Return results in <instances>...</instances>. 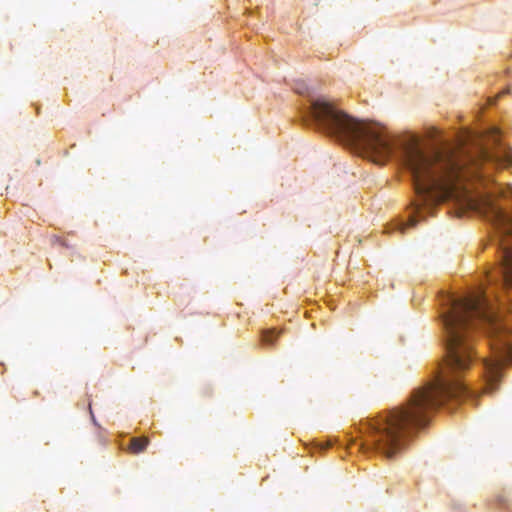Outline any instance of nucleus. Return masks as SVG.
Masks as SVG:
<instances>
[{"label": "nucleus", "mask_w": 512, "mask_h": 512, "mask_svg": "<svg viewBox=\"0 0 512 512\" xmlns=\"http://www.w3.org/2000/svg\"><path fill=\"white\" fill-rule=\"evenodd\" d=\"M502 365V360L500 359H489L485 360L486 366V376L489 386H493L498 379L500 378V367Z\"/></svg>", "instance_id": "nucleus-5"}, {"label": "nucleus", "mask_w": 512, "mask_h": 512, "mask_svg": "<svg viewBox=\"0 0 512 512\" xmlns=\"http://www.w3.org/2000/svg\"><path fill=\"white\" fill-rule=\"evenodd\" d=\"M502 220H503V221L505 220V216H504V215H500V216H499V220H498V221H499V222H501Z\"/></svg>", "instance_id": "nucleus-10"}, {"label": "nucleus", "mask_w": 512, "mask_h": 512, "mask_svg": "<svg viewBox=\"0 0 512 512\" xmlns=\"http://www.w3.org/2000/svg\"><path fill=\"white\" fill-rule=\"evenodd\" d=\"M407 165L414 175L418 192L428 193L439 201L450 198L463 200L468 208L479 209L473 198L458 190V172L454 161L428 157L418 147L413 146L407 151Z\"/></svg>", "instance_id": "nucleus-2"}, {"label": "nucleus", "mask_w": 512, "mask_h": 512, "mask_svg": "<svg viewBox=\"0 0 512 512\" xmlns=\"http://www.w3.org/2000/svg\"><path fill=\"white\" fill-rule=\"evenodd\" d=\"M511 357H512V352H511Z\"/></svg>", "instance_id": "nucleus-11"}, {"label": "nucleus", "mask_w": 512, "mask_h": 512, "mask_svg": "<svg viewBox=\"0 0 512 512\" xmlns=\"http://www.w3.org/2000/svg\"><path fill=\"white\" fill-rule=\"evenodd\" d=\"M148 439L146 437L142 438H133L131 440L129 450L132 453H139L141 452L147 445H148Z\"/></svg>", "instance_id": "nucleus-7"}, {"label": "nucleus", "mask_w": 512, "mask_h": 512, "mask_svg": "<svg viewBox=\"0 0 512 512\" xmlns=\"http://www.w3.org/2000/svg\"><path fill=\"white\" fill-rule=\"evenodd\" d=\"M275 333H276V330H274V329L266 331L264 333V340L267 342L272 341V335H274Z\"/></svg>", "instance_id": "nucleus-9"}, {"label": "nucleus", "mask_w": 512, "mask_h": 512, "mask_svg": "<svg viewBox=\"0 0 512 512\" xmlns=\"http://www.w3.org/2000/svg\"><path fill=\"white\" fill-rule=\"evenodd\" d=\"M503 154V161L501 162V165L503 167H508L512 164V153L510 151H504Z\"/></svg>", "instance_id": "nucleus-8"}, {"label": "nucleus", "mask_w": 512, "mask_h": 512, "mask_svg": "<svg viewBox=\"0 0 512 512\" xmlns=\"http://www.w3.org/2000/svg\"><path fill=\"white\" fill-rule=\"evenodd\" d=\"M505 281L512 286V250L505 253Z\"/></svg>", "instance_id": "nucleus-6"}, {"label": "nucleus", "mask_w": 512, "mask_h": 512, "mask_svg": "<svg viewBox=\"0 0 512 512\" xmlns=\"http://www.w3.org/2000/svg\"><path fill=\"white\" fill-rule=\"evenodd\" d=\"M311 113L323 122L331 133L360 142L373 162L381 164L388 158L390 146L377 124L357 120L325 98H318L312 103Z\"/></svg>", "instance_id": "nucleus-1"}, {"label": "nucleus", "mask_w": 512, "mask_h": 512, "mask_svg": "<svg viewBox=\"0 0 512 512\" xmlns=\"http://www.w3.org/2000/svg\"><path fill=\"white\" fill-rule=\"evenodd\" d=\"M473 317H483L490 321L485 299L479 293L454 302L450 312L445 316L444 323L448 336L446 361L455 369H467L472 361V348L463 341L461 330Z\"/></svg>", "instance_id": "nucleus-3"}, {"label": "nucleus", "mask_w": 512, "mask_h": 512, "mask_svg": "<svg viewBox=\"0 0 512 512\" xmlns=\"http://www.w3.org/2000/svg\"><path fill=\"white\" fill-rule=\"evenodd\" d=\"M446 393L455 395L453 392H449L445 385L438 380L435 384L427 385L416 390L407 407L395 410L391 413L388 424L390 443L381 448L387 457L390 458L396 453L393 430L406 422L414 421L417 414L422 409L437 405L441 397Z\"/></svg>", "instance_id": "nucleus-4"}]
</instances>
